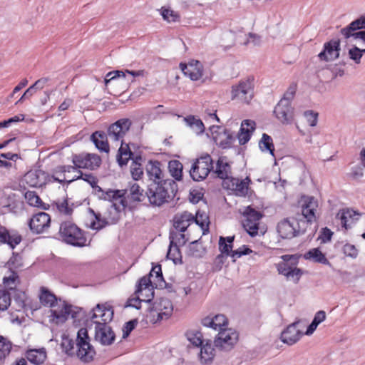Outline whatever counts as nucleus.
I'll return each instance as SVG.
<instances>
[{
    "instance_id": "30",
    "label": "nucleus",
    "mask_w": 365,
    "mask_h": 365,
    "mask_svg": "<svg viewBox=\"0 0 365 365\" xmlns=\"http://www.w3.org/2000/svg\"><path fill=\"white\" fill-rule=\"evenodd\" d=\"M161 163L158 160H150L146 165V171L151 181L165 180L161 170Z\"/></svg>"
},
{
    "instance_id": "29",
    "label": "nucleus",
    "mask_w": 365,
    "mask_h": 365,
    "mask_svg": "<svg viewBox=\"0 0 365 365\" xmlns=\"http://www.w3.org/2000/svg\"><path fill=\"white\" fill-rule=\"evenodd\" d=\"M284 262H281L277 266V270L279 274L284 275L286 277L292 271V269L297 264L298 257L295 255H283L282 257Z\"/></svg>"
},
{
    "instance_id": "47",
    "label": "nucleus",
    "mask_w": 365,
    "mask_h": 365,
    "mask_svg": "<svg viewBox=\"0 0 365 365\" xmlns=\"http://www.w3.org/2000/svg\"><path fill=\"white\" fill-rule=\"evenodd\" d=\"M179 246L180 245H176V243H173V241L170 242L167 257L173 260L175 264H177L178 261L181 262L182 256Z\"/></svg>"
},
{
    "instance_id": "27",
    "label": "nucleus",
    "mask_w": 365,
    "mask_h": 365,
    "mask_svg": "<svg viewBox=\"0 0 365 365\" xmlns=\"http://www.w3.org/2000/svg\"><path fill=\"white\" fill-rule=\"evenodd\" d=\"M215 356V348L210 339L205 340V344L200 346L199 359L202 365L210 364L212 362Z\"/></svg>"
},
{
    "instance_id": "58",
    "label": "nucleus",
    "mask_w": 365,
    "mask_h": 365,
    "mask_svg": "<svg viewBox=\"0 0 365 365\" xmlns=\"http://www.w3.org/2000/svg\"><path fill=\"white\" fill-rule=\"evenodd\" d=\"M91 212L93 214L96 222L94 221L91 223V228L93 230H99L102 228H103L108 222L105 219L101 218V215L100 213H96L93 210H90Z\"/></svg>"
},
{
    "instance_id": "6",
    "label": "nucleus",
    "mask_w": 365,
    "mask_h": 365,
    "mask_svg": "<svg viewBox=\"0 0 365 365\" xmlns=\"http://www.w3.org/2000/svg\"><path fill=\"white\" fill-rule=\"evenodd\" d=\"M76 351L78 358L84 363H88L93 360L96 355V351L90 343V338L88 331L85 328H81L77 333Z\"/></svg>"
},
{
    "instance_id": "4",
    "label": "nucleus",
    "mask_w": 365,
    "mask_h": 365,
    "mask_svg": "<svg viewBox=\"0 0 365 365\" xmlns=\"http://www.w3.org/2000/svg\"><path fill=\"white\" fill-rule=\"evenodd\" d=\"M165 284L164 280L161 265L158 264L153 267L148 275L141 277L136 285V293L138 294L145 290L149 292L145 299V301L150 302L154 297V288H163V284Z\"/></svg>"
},
{
    "instance_id": "62",
    "label": "nucleus",
    "mask_w": 365,
    "mask_h": 365,
    "mask_svg": "<svg viewBox=\"0 0 365 365\" xmlns=\"http://www.w3.org/2000/svg\"><path fill=\"white\" fill-rule=\"evenodd\" d=\"M74 344L75 343L73 341L68 339H65L63 340L61 346L68 355L73 356L76 354Z\"/></svg>"
},
{
    "instance_id": "53",
    "label": "nucleus",
    "mask_w": 365,
    "mask_h": 365,
    "mask_svg": "<svg viewBox=\"0 0 365 365\" xmlns=\"http://www.w3.org/2000/svg\"><path fill=\"white\" fill-rule=\"evenodd\" d=\"M161 15L163 18L168 22H176L180 21V15L173 10L162 7Z\"/></svg>"
},
{
    "instance_id": "9",
    "label": "nucleus",
    "mask_w": 365,
    "mask_h": 365,
    "mask_svg": "<svg viewBox=\"0 0 365 365\" xmlns=\"http://www.w3.org/2000/svg\"><path fill=\"white\" fill-rule=\"evenodd\" d=\"M277 230L282 239H292L305 232L301 229L299 222L294 218H284L278 222Z\"/></svg>"
},
{
    "instance_id": "40",
    "label": "nucleus",
    "mask_w": 365,
    "mask_h": 365,
    "mask_svg": "<svg viewBox=\"0 0 365 365\" xmlns=\"http://www.w3.org/2000/svg\"><path fill=\"white\" fill-rule=\"evenodd\" d=\"M27 359L32 364L40 365L46 359V353L43 349H32L26 353Z\"/></svg>"
},
{
    "instance_id": "26",
    "label": "nucleus",
    "mask_w": 365,
    "mask_h": 365,
    "mask_svg": "<svg viewBox=\"0 0 365 365\" xmlns=\"http://www.w3.org/2000/svg\"><path fill=\"white\" fill-rule=\"evenodd\" d=\"M360 214L353 210L346 209L338 212L336 217L340 220L342 227L346 230L351 227V224L359 220Z\"/></svg>"
},
{
    "instance_id": "36",
    "label": "nucleus",
    "mask_w": 365,
    "mask_h": 365,
    "mask_svg": "<svg viewBox=\"0 0 365 365\" xmlns=\"http://www.w3.org/2000/svg\"><path fill=\"white\" fill-rule=\"evenodd\" d=\"M361 29H365V15L361 16L359 18L350 23L347 26L341 29L340 33L347 39L350 38V31H356Z\"/></svg>"
},
{
    "instance_id": "7",
    "label": "nucleus",
    "mask_w": 365,
    "mask_h": 365,
    "mask_svg": "<svg viewBox=\"0 0 365 365\" xmlns=\"http://www.w3.org/2000/svg\"><path fill=\"white\" fill-rule=\"evenodd\" d=\"M254 88L255 77L249 76L240 80L238 84L232 86L231 98L232 100L238 99L243 103H250L255 95Z\"/></svg>"
},
{
    "instance_id": "32",
    "label": "nucleus",
    "mask_w": 365,
    "mask_h": 365,
    "mask_svg": "<svg viewBox=\"0 0 365 365\" xmlns=\"http://www.w3.org/2000/svg\"><path fill=\"white\" fill-rule=\"evenodd\" d=\"M317 207V202L314 197H308L302 205V213L303 217L307 220V222H312L316 220L315 211Z\"/></svg>"
},
{
    "instance_id": "12",
    "label": "nucleus",
    "mask_w": 365,
    "mask_h": 365,
    "mask_svg": "<svg viewBox=\"0 0 365 365\" xmlns=\"http://www.w3.org/2000/svg\"><path fill=\"white\" fill-rule=\"evenodd\" d=\"M235 240V236L229 237H220L219 239V250L222 254H225L226 256H230L234 259L240 258V257L246 255H249L252 252V250L247 246L243 245L236 250H232V243Z\"/></svg>"
},
{
    "instance_id": "64",
    "label": "nucleus",
    "mask_w": 365,
    "mask_h": 365,
    "mask_svg": "<svg viewBox=\"0 0 365 365\" xmlns=\"http://www.w3.org/2000/svg\"><path fill=\"white\" fill-rule=\"evenodd\" d=\"M289 273L290 274L287 275V278L292 280L294 283H298L303 274L302 270L299 268H297L296 267H294Z\"/></svg>"
},
{
    "instance_id": "13",
    "label": "nucleus",
    "mask_w": 365,
    "mask_h": 365,
    "mask_svg": "<svg viewBox=\"0 0 365 365\" xmlns=\"http://www.w3.org/2000/svg\"><path fill=\"white\" fill-rule=\"evenodd\" d=\"M238 333L231 329L220 331L214 340L215 346L224 351L233 349L238 341Z\"/></svg>"
},
{
    "instance_id": "18",
    "label": "nucleus",
    "mask_w": 365,
    "mask_h": 365,
    "mask_svg": "<svg viewBox=\"0 0 365 365\" xmlns=\"http://www.w3.org/2000/svg\"><path fill=\"white\" fill-rule=\"evenodd\" d=\"M250 180L248 177L244 180L230 177L225 180L222 182L223 187L225 189L232 191L235 195L245 197L248 192V184Z\"/></svg>"
},
{
    "instance_id": "16",
    "label": "nucleus",
    "mask_w": 365,
    "mask_h": 365,
    "mask_svg": "<svg viewBox=\"0 0 365 365\" xmlns=\"http://www.w3.org/2000/svg\"><path fill=\"white\" fill-rule=\"evenodd\" d=\"M274 113L283 124H291L294 120V108L284 99H281L279 101L274 108Z\"/></svg>"
},
{
    "instance_id": "44",
    "label": "nucleus",
    "mask_w": 365,
    "mask_h": 365,
    "mask_svg": "<svg viewBox=\"0 0 365 365\" xmlns=\"http://www.w3.org/2000/svg\"><path fill=\"white\" fill-rule=\"evenodd\" d=\"M259 146L262 152L268 151L272 156H274V145L272 138L267 133L262 134Z\"/></svg>"
},
{
    "instance_id": "15",
    "label": "nucleus",
    "mask_w": 365,
    "mask_h": 365,
    "mask_svg": "<svg viewBox=\"0 0 365 365\" xmlns=\"http://www.w3.org/2000/svg\"><path fill=\"white\" fill-rule=\"evenodd\" d=\"M96 191L101 192L100 197L108 201H115L119 200V205L113 203L115 209L118 212L124 210L128 206V200H126L125 195L127 194V189L124 190H111L108 189L104 191L101 187H98Z\"/></svg>"
},
{
    "instance_id": "31",
    "label": "nucleus",
    "mask_w": 365,
    "mask_h": 365,
    "mask_svg": "<svg viewBox=\"0 0 365 365\" xmlns=\"http://www.w3.org/2000/svg\"><path fill=\"white\" fill-rule=\"evenodd\" d=\"M212 174H215L220 179L227 180L230 178L231 165L227 163L224 158H220L216 163L215 170L213 169Z\"/></svg>"
},
{
    "instance_id": "34",
    "label": "nucleus",
    "mask_w": 365,
    "mask_h": 365,
    "mask_svg": "<svg viewBox=\"0 0 365 365\" xmlns=\"http://www.w3.org/2000/svg\"><path fill=\"white\" fill-rule=\"evenodd\" d=\"M155 309L159 311L158 319L168 318L173 313L172 302L167 298H161L156 304Z\"/></svg>"
},
{
    "instance_id": "8",
    "label": "nucleus",
    "mask_w": 365,
    "mask_h": 365,
    "mask_svg": "<svg viewBox=\"0 0 365 365\" xmlns=\"http://www.w3.org/2000/svg\"><path fill=\"white\" fill-rule=\"evenodd\" d=\"M213 160L209 154L202 155L193 163L190 174L195 181L205 179L210 173H213Z\"/></svg>"
},
{
    "instance_id": "54",
    "label": "nucleus",
    "mask_w": 365,
    "mask_h": 365,
    "mask_svg": "<svg viewBox=\"0 0 365 365\" xmlns=\"http://www.w3.org/2000/svg\"><path fill=\"white\" fill-rule=\"evenodd\" d=\"M169 239L170 242L173 241V243H176V245L180 246L185 245L187 241V239L185 238V234L179 231H170Z\"/></svg>"
},
{
    "instance_id": "50",
    "label": "nucleus",
    "mask_w": 365,
    "mask_h": 365,
    "mask_svg": "<svg viewBox=\"0 0 365 365\" xmlns=\"http://www.w3.org/2000/svg\"><path fill=\"white\" fill-rule=\"evenodd\" d=\"M12 344L7 339L0 336V360L5 359L11 352Z\"/></svg>"
},
{
    "instance_id": "41",
    "label": "nucleus",
    "mask_w": 365,
    "mask_h": 365,
    "mask_svg": "<svg viewBox=\"0 0 365 365\" xmlns=\"http://www.w3.org/2000/svg\"><path fill=\"white\" fill-rule=\"evenodd\" d=\"M78 175L74 176L71 179H69V180L67 181V185H69L71 182L78 180L82 179L83 180L87 182L93 188H94L96 190H97L98 187V179L91 173H83L81 170H78Z\"/></svg>"
},
{
    "instance_id": "35",
    "label": "nucleus",
    "mask_w": 365,
    "mask_h": 365,
    "mask_svg": "<svg viewBox=\"0 0 365 365\" xmlns=\"http://www.w3.org/2000/svg\"><path fill=\"white\" fill-rule=\"evenodd\" d=\"M304 258L307 260H311L315 263L331 265V263L319 248H313L309 250L304 255Z\"/></svg>"
},
{
    "instance_id": "45",
    "label": "nucleus",
    "mask_w": 365,
    "mask_h": 365,
    "mask_svg": "<svg viewBox=\"0 0 365 365\" xmlns=\"http://www.w3.org/2000/svg\"><path fill=\"white\" fill-rule=\"evenodd\" d=\"M182 164L177 160H170L168 163L169 172L176 180L182 179Z\"/></svg>"
},
{
    "instance_id": "22",
    "label": "nucleus",
    "mask_w": 365,
    "mask_h": 365,
    "mask_svg": "<svg viewBox=\"0 0 365 365\" xmlns=\"http://www.w3.org/2000/svg\"><path fill=\"white\" fill-rule=\"evenodd\" d=\"M22 241V237L17 231L9 232L4 226L0 225V244H7L11 249Z\"/></svg>"
},
{
    "instance_id": "21",
    "label": "nucleus",
    "mask_w": 365,
    "mask_h": 365,
    "mask_svg": "<svg viewBox=\"0 0 365 365\" xmlns=\"http://www.w3.org/2000/svg\"><path fill=\"white\" fill-rule=\"evenodd\" d=\"M340 41L331 40L324 45V50L320 52L318 57L320 60L330 61L336 59L339 56Z\"/></svg>"
},
{
    "instance_id": "23",
    "label": "nucleus",
    "mask_w": 365,
    "mask_h": 365,
    "mask_svg": "<svg viewBox=\"0 0 365 365\" xmlns=\"http://www.w3.org/2000/svg\"><path fill=\"white\" fill-rule=\"evenodd\" d=\"M59 302L61 304L57 309H51V316L56 318L58 321L63 322H65L68 316H71L72 318H76V312L73 311V307L65 301H61L59 299Z\"/></svg>"
},
{
    "instance_id": "17",
    "label": "nucleus",
    "mask_w": 365,
    "mask_h": 365,
    "mask_svg": "<svg viewBox=\"0 0 365 365\" xmlns=\"http://www.w3.org/2000/svg\"><path fill=\"white\" fill-rule=\"evenodd\" d=\"M51 224V217L48 213L40 212L34 215L29 221L31 231L34 234L46 232Z\"/></svg>"
},
{
    "instance_id": "5",
    "label": "nucleus",
    "mask_w": 365,
    "mask_h": 365,
    "mask_svg": "<svg viewBox=\"0 0 365 365\" xmlns=\"http://www.w3.org/2000/svg\"><path fill=\"white\" fill-rule=\"evenodd\" d=\"M58 234L61 240L68 245L78 247L87 245V237L85 231L72 222L65 221L61 222Z\"/></svg>"
},
{
    "instance_id": "20",
    "label": "nucleus",
    "mask_w": 365,
    "mask_h": 365,
    "mask_svg": "<svg viewBox=\"0 0 365 365\" xmlns=\"http://www.w3.org/2000/svg\"><path fill=\"white\" fill-rule=\"evenodd\" d=\"M179 67L183 74L192 81H197L202 76L203 66L197 60H192L187 64L181 62Z\"/></svg>"
},
{
    "instance_id": "25",
    "label": "nucleus",
    "mask_w": 365,
    "mask_h": 365,
    "mask_svg": "<svg viewBox=\"0 0 365 365\" xmlns=\"http://www.w3.org/2000/svg\"><path fill=\"white\" fill-rule=\"evenodd\" d=\"M95 337L102 344L110 345L115 339V334L110 327L108 325H96Z\"/></svg>"
},
{
    "instance_id": "24",
    "label": "nucleus",
    "mask_w": 365,
    "mask_h": 365,
    "mask_svg": "<svg viewBox=\"0 0 365 365\" xmlns=\"http://www.w3.org/2000/svg\"><path fill=\"white\" fill-rule=\"evenodd\" d=\"M194 222V215L187 211L177 213L173 218V226L177 231L184 232Z\"/></svg>"
},
{
    "instance_id": "2",
    "label": "nucleus",
    "mask_w": 365,
    "mask_h": 365,
    "mask_svg": "<svg viewBox=\"0 0 365 365\" xmlns=\"http://www.w3.org/2000/svg\"><path fill=\"white\" fill-rule=\"evenodd\" d=\"M178 192V185L174 180L151 181L145 191L149 202L153 206H161L173 200Z\"/></svg>"
},
{
    "instance_id": "59",
    "label": "nucleus",
    "mask_w": 365,
    "mask_h": 365,
    "mask_svg": "<svg viewBox=\"0 0 365 365\" xmlns=\"http://www.w3.org/2000/svg\"><path fill=\"white\" fill-rule=\"evenodd\" d=\"M25 180L32 187H37L39 185L38 177L35 171H29L25 175Z\"/></svg>"
},
{
    "instance_id": "28",
    "label": "nucleus",
    "mask_w": 365,
    "mask_h": 365,
    "mask_svg": "<svg viewBox=\"0 0 365 365\" xmlns=\"http://www.w3.org/2000/svg\"><path fill=\"white\" fill-rule=\"evenodd\" d=\"M96 311L101 314V319L94 321L96 325H108V323L112 321L113 317L112 307L98 304L96 307Z\"/></svg>"
},
{
    "instance_id": "60",
    "label": "nucleus",
    "mask_w": 365,
    "mask_h": 365,
    "mask_svg": "<svg viewBox=\"0 0 365 365\" xmlns=\"http://www.w3.org/2000/svg\"><path fill=\"white\" fill-rule=\"evenodd\" d=\"M138 324V319H132L126 322L123 327V338H127L130 332L135 328Z\"/></svg>"
},
{
    "instance_id": "63",
    "label": "nucleus",
    "mask_w": 365,
    "mask_h": 365,
    "mask_svg": "<svg viewBox=\"0 0 365 365\" xmlns=\"http://www.w3.org/2000/svg\"><path fill=\"white\" fill-rule=\"evenodd\" d=\"M304 115L309 125L312 127L316 126L318 120V113L312 110H307L304 112Z\"/></svg>"
},
{
    "instance_id": "1",
    "label": "nucleus",
    "mask_w": 365,
    "mask_h": 365,
    "mask_svg": "<svg viewBox=\"0 0 365 365\" xmlns=\"http://www.w3.org/2000/svg\"><path fill=\"white\" fill-rule=\"evenodd\" d=\"M132 121L129 118H120L109 125L107 133L102 130L94 132L91 140L100 151L108 153L110 150L108 137L113 140H123V137L130 130Z\"/></svg>"
},
{
    "instance_id": "38",
    "label": "nucleus",
    "mask_w": 365,
    "mask_h": 365,
    "mask_svg": "<svg viewBox=\"0 0 365 365\" xmlns=\"http://www.w3.org/2000/svg\"><path fill=\"white\" fill-rule=\"evenodd\" d=\"M146 197L145 193H143V190L137 183H133L127 190L125 195L126 200L129 199L133 202H141Z\"/></svg>"
},
{
    "instance_id": "48",
    "label": "nucleus",
    "mask_w": 365,
    "mask_h": 365,
    "mask_svg": "<svg viewBox=\"0 0 365 365\" xmlns=\"http://www.w3.org/2000/svg\"><path fill=\"white\" fill-rule=\"evenodd\" d=\"M194 222L202 228L203 235L208 232V217L205 213L197 212L195 217H194Z\"/></svg>"
},
{
    "instance_id": "56",
    "label": "nucleus",
    "mask_w": 365,
    "mask_h": 365,
    "mask_svg": "<svg viewBox=\"0 0 365 365\" xmlns=\"http://www.w3.org/2000/svg\"><path fill=\"white\" fill-rule=\"evenodd\" d=\"M146 294L145 295V297L140 299V295L143 297V291L138 294L136 293V291L135 292V294H137L136 297L130 298L128 301V306L134 307L137 309H139L140 308V304L142 302H148V301H145V299L146 298L147 295L149 294L148 292L145 291Z\"/></svg>"
},
{
    "instance_id": "43",
    "label": "nucleus",
    "mask_w": 365,
    "mask_h": 365,
    "mask_svg": "<svg viewBox=\"0 0 365 365\" xmlns=\"http://www.w3.org/2000/svg\"><path fill=\"white\" fill-rule=\"evenodd\" d=\"M187 339L194 346L199 347L204 344L203 335L199 330L191 329L185 333Z\"/></svg>"
},
{
    "instance_id": "61",
    "label": "nucleus",
    "mask_w": 365,
    "mask_h": 365,
    "mask_svg": "<svg viewBox=\"0 0 365 365\" xmlns=\"http://www.w3.org/2000/svg\"><path fill=\"white\" fill-rule=\"evenodd\" d=\"M349 58L353 60L356 64H359L362 58L360 48L354 46L349 50Z\"/></svg>"
},
{
    "instance_id": "46",
    "label": "nucleus",
    "mask_w": 365,
    "mask_h": 365,
    "mask_svg": "<svg viewBox=\"0 0 365 365\" xmlns=\"http://www.w3.org/2000/svg\"><path fill=\"white\" fill-rule=\"evenodd\" d=\"M52 205L55 206L60 213L65 215H71L73 213V208L68 204V197L64 198L63 200H58L54 201Z\"/></svg>"
},
{
    "instance_id": "57",
    "label": "nucleus",
    "mask_w": 365,
    "mask_h": 365,
    "mask_svg": "<svg viewBox=\"0 0 365 365\" xmlns=\"http://www.w3.org/2000/svg\"><path fill=\"white\" fill-rule=\"evenodd\" d=\"M187 255L193 257H200L202 256L201 246L197 240H195L189 245Z\"/></svg>"
},
{
    "instance_id": "14",
    "label": "nucleus",
    "mask_w": 365,
    "mask_h": 365,
    "mask_svg": "<svg viewBox=\"0 0 365 365\" xmlns=\"http://www.w3.org/2000/svg\"><path fill=\"white\" fill-rule=\"evenodd\" d=\"M242 222L244 229L251 237L258 235L259 220L262 215L250 207H247L243 215Z\"/></svg>"
},
{
    "instance_id": "10",
    "label": "nucleus",
    "mask_w": 365,
    "mask_h": 365,
    "mask_svg": "<svg viewBox=\"0 0 365 365\" xmlns=\"http://www.w3.org/2000/svg\"><path fill=\"white\" fill-rule=\"evenodd\" d=\"M214 142L222 149H227L232 147L235 137L233 133L222 126L211 125L209 128Z\"/></svg>"
},
{
    "instance_id": "19",
    "label": "nucleus",
    "mask_w": 365,
    "mask_h": 365,
    "mask_svg": "<svg viewBox=\"0 0 365 365\" xmlns=\"http://www.w3.org/2000/svg\"><path fill=\"white\" fill-rule=\"evenodd\" d=\"M301 320H296L288 325L281 333V341L289 346L296 344L304 335L302 331L299 328Z\"/></svg>"
},
{
    "instance_id": "55",
    "label": "nucleus",
    "mask_w": 365,
    "mask_h": 365,
    "mask_svg": "<svg viewBox=\"0 0 365 365\" xmlns=\"http://www.w3.org/2000/svg\"><path fill=\"white\" fill-rule=\"evenodd\" d=\"M213 329L222 331L223 327L227 325V319L224 314H217L212 317Z\"/></svg>"
},
{
    "instance_id": "51",
    "label": "nucleus",
    "mask_w": 365,
    "mask_h": 365,
    "mask_svg": "<svg viewBox=\"0 0 365 365\" xmlns=\"http://www.w3.org/2000/svg\"><path fill=\"white\" fill-rule=\"evenodd\" d=\"M24 197L27 202L31 206L40 207L43 204L42 200L35 191L29 190L26 192Z\"/></svg>"
},
{
    "instance_id": "33",
    "label": "nucleus",
    "mask_w": 365,
    "mask_h": 365,
    "mask_svg": "<svg viewBox=\"0 0 365 365\" xmlns=\"http://www.w3.org/2000/svg\"><path fill=\"white\" fill-rule=\"evenodd\" d=\"M40 302L48 307H54L59 300L57 297L52 293L48 288L41 287L40 288V294L38 295Z\"/></svg>"
},
{
    "instance_id": "49",
    "label": "nucleus",
    "mask_w": 365,
    "mask_h": 365,
    "mask_svg": "<svg viewBox=\"0 0 365 365\" xmlns=\"http://www.w3.org/2000/svg\"><path fill=\"white\" fill-rule=\"evenodd\" d=\"M6 264L9 270H14L21 267L23 266V259L21 255L14 252Z\"/></svg>"
},
{
    "instance_id": "42",
    "label": "nucleus",
    "mask_w": 365,
    "mask_h": 365,
    "mask_svg": "<svg viewBox=\"0 0 365 365\" xmlns=\"http://www.w3.org/2000/svg\"><path fill=\"white\" fill-rule=\"evenodd\" d=\"M19 277L15 270L9 269V275L3 278L4 287L9 290H16L17 284H19Z\"/></svg>"
},
{
    "instance_id": "11",
    "label": "nucleus",
    "mask_w": 365,
    "mask_h": 365,
    "mask_svg": "<svg viewBox=\"0 0 365 365\" xmlns=\"http://www.w3.org/2000/svg\"><path fill=\"white\" fill-rule=\"evenodd\" d=\"M72 163L79 169L95 170L100 168L102 160L96 153H81L72 155Z\"/></svg>"
},
{
    "instance_id": "39",
    "label": "nucleus",
    "mask_w": 365,
    "mask_h": 365,
    "mask_svg": "<svg viewBox=\"0 0 365 365\" xmlns=\"http://www.w3.org/2000/svg\"><path fill=\"white\" fill-rule=\"evenodd\" d=\"M184 121L196 134L200 135L204 133L205 128L200 118L190 115L184 118Z\"/></svg>"
},
{
    "instance_id": "37",
    "label": "nucleus",
    "mask_w": 365,
    "mask_h": 365,
    "mask_svg": "<svg viewBox=\"0 0 365 365\" xmlns=\"http://www.w3.org/2000/svg\"><path fill=\"white\" fill-rule=\"evenodd\" d=\"M245 126H250L252 130L255 129V123L253 120H244L242 122L241 128L240 129V131L237 135V138L239 140V143L240 145H245L247 143L250 138L251 134L250 132H247V130H245Z\"/></svg>"
},
{
    "instance_id": "3",
    "label": "nucleus",
    "mask_w": 365,
    "mask_h": 365,
    "mask_svg": "<svg viewBox=\"0 0 365 365\" xmlns=\"http://www.w3.org/2000/svg\"><path fill=\"white\" fill-rule=\"evenodd\" d=\"M136 148L135 144L126 143L122 140L117 155V161L120 167L126 165L130 159L133 160L130 165V173L134 180H138L143 175L142 156L140 154L135 155V152L133 151V149L135 150Z\"/></svg>"
},
{
    "instance_id": "52",
    "label": "nucleus",
    "mask_w": 365,
    "mask_h": 365,
    "mask_svg": "<svg viewBox=\"0 0 365 365\" xmlns=\"http://www.w3.org/2000/svg\"><path fill=\"white\" fill-rule=\"evenodd\" d=\"M11 294L7 289H0V311H6L11 304Z\"/></svg>"
}]
</instances>
